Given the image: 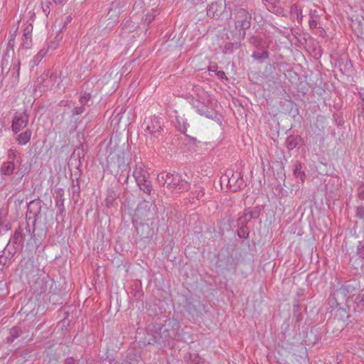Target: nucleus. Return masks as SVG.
Returning <instances> with one entry per match:
<instances>
[{
	"label": "nucleus",
	"mask_w": 364,
	"mask_h": 364,
	"mask_svg": "<svg viewBox=\"0 0 364 364\" xmlns=\"http://www.w3.org/2000/svg\"><path fill=\"white\" fill-rule=\"evenodd\" d=\"M290 12H291V14L293 16H296V18H297L299 22L301 21V19L303 18L302 11H301V9H300V7L298 5L293 4L291 6Z\"/></svg>",
	"instance_id": "nucleus-28"
},
{
	"label": "nucleus",
	"mask_w": 364,
	"mask_h": 364,
	"mask_svg": "<svg viewBox=\"0 0 364 364\" xmlns=\"http://www.w3.org/2000/svg\"><path fill=\"white\" fill-rule=\"evenodd\" d=\"M144 5V2L141 0H136L134 4V9L136 8L137 6L142 8Z\"/></svg>",
	"instance_id": "nucleus-48"
},
{
	"label": "nucleus",
	"mask_w": 364,
	"mask_h": 364,
	"mask_svg": "<svg viewBox=\"0 0 364 364\" xmlns=\"http://www.w3.org/2000/svg\"><path fill=\"white\" fill-rule=\"evenodd\" d=\"M34 230H35V228H33V232H31V229L29 228V225H27V227H26V232H28V235L30 236V240H33L35 242H36V241L38 240L36 238H35V235H34Z\"/></svg>",
	"instance_id": "nucleus-44"
},
{
	"label": "nucleus",
	"mask_w": 364,
	"mask_h": 364,
	"mask_svg": "<svg viewBox=\"0 0 364 364\" xmlns=\"http://www.w3.org/2000/svg\"><path fill=\"white\" fill-rule=\"evenodd\" d=\"M299 138L297 136L291 135L287 138L286 146L289 150H293L299 144Z\"/></svg>",
	"instance_id": "nucleus-26"
},
{
	"label": "nucleus",
	"mask_w": 364,
	"mask_h": 364,
	"mask_svg": "<svg viewBox=\"0 0 364 364\" xmlns=\"http://www.w3.org/2000/svg\"><path fill=\"white\" fill-rule=\"evenodd\" d=\"M196 198L198 199V200H203V196L205 195V190L203 188H198V189L196 190Z\"/></svg>",
	"instance_id": "nucleus-42"
},
{
	"label": "nucleus",
	"mask_w": 364,
	"mask_h": 364,
	"mask_svg": "<svg viewBox=\"0 0 364 364\" xmlns=\"http://www.w3.org/2000/svg\"><path fill=\"white\" fill-rule=\"evenodd\" d=\"M71 21V17L70 16H67L66 17V22H69Z\"/></svg>",
	"instance_id": "nucleus-56"
},
{
	"label": "nucleus",
	"mask_w": 364,
	"mask_h": 364,
	"mask_svg": "<svg viewBox=\"0 0 364 364\" xmlns=\"http://www.w3.org/2000/svg\"><path fill=\"white\" fill-rule=\"evenodd\" d=\"M224 180H228V185L230 188L232 187L235 191L242 185V180L240 178V173L238 172H228L224 176Z\"/></svg>",
	"instance_id": "nucleus-8"
},
{
	"label": "nucleus",
	"mask_w": 364,
	"mask_h": 364,
	"mask_svg": "<svg viewBox=\"0 0 364 364\" xmlns=\"http://www.w3.org/2000/svg\"><path fill=\"white\" fill-rule=\"evenodd\" d=\"M196 364H198V363H196Z\"/></svg>",
	"instance_id": "nucleus-61"
},
{
	"label": "nucleus",
	"mask_w": 364,
	"mask_h": 364,
	"mask_svg": "<svg viewBox=\"0 0 364 364\" xmlns=\"http://www.w3.org/2000/svg\"><path fill=\"white\" fill-rule=\"evenodd\" d=\"M360 99L362 100L363 101V105H362V114H363V116L364 117V91L362 92H360Z\"/></svg>",
	"instance_id": "nucleus-50"
},
{
	"label": "nucleus",
	"mask_w": 364,
	"mask_h": 364,
	"mask_svg": "<svg viewBox=\"0 0 364 364\" xmlns=\"http://www.w3.org/2000/svg\"><path fill=\"white\" fill-rule=\"evenodd\" d=\"M186 131V128L184 127L183 130H181L182 132H185Z\"/></svg>",
	"instance_id": "nucleus-59"
},
{
	"label": "nucleus",
	"mask_w": 364,
	"mask_h": 364,
	"mask_svg": "<svg viewBox=\"0 0 364 364\" xmlns=\"http://www.w3.org/2000/svg\"><path fill=\"white\" fill-rule=\"evenodd\" d=\"M165 175L162 176L164 180V186L171 192H181L188 188V183L179 174L166 173Z\"/></svg>",
	"instance_id": "nucleus-1"
},
{
	"label": "nucleus",
	"mask_w": 364,
	"mask_h": 364,
	"mask_svg": "<svg viewBox=\"0 0 364 364\" xmlns=\"http://www.w3.org/2000/svg\"><path fill=\"white\" fill-rule=\"evenodd\" d=\"M32 46V39H31V36H26V37H22V42H21V46L23 48H26V49H28L31 47Z\"/></svg>",
	"instance_id": "nucleus-33"
},
{
	"label": "nucleus",
	"mask_w": 364,
	"mask_h": 364,
	"mask_svg": "<svg viewBox=\"0 0 364 364\" xmlns=\"http://www.w3.org/2000/svg\"><path fill=\"white\" fill-rule=\"evenodd\" d=\"M240 227V230H238V236L241 238H247L249 235V232L246 230V227H242V225H238Z\"/></svg>",
	"instance_id": "nucleus-39"
},
{
	"label": "nucleus",
	"mask_w": 364,
	"mask_h": 364,
	"mask_svg": "<svg viewBox=\"0 0 364 364\" xmlns=\"http://www.w3.org/2000/svg\"><path fill=\"white\" fill-rule=\"evenodd\" d=\"M252 57L258 60H265L269 58V52L267 50H262V52L254 51L252 53Z\"/></svg>",
	"instance_id": "nucleus-30"
},
{
	"label": "nucleus",
	"mask_w": 364,
	"mask_h": 364,
	"mask_svg": "<svg viewBox=\"0 0 364 364\" xmlns=\"http://www.w3.org/2000/svg\"><path fill=\"white\" fill-rule=\"evenodd\" d=\"M80 198V182L77 181L76 183L73 184V190H72V200L74 203H77L79 201Z\"/></svg>",
	"instance_id": "nucleus-25"
},
{
	"label": "nucleus",
	"mask_w": 364,
	"mask_h": 364,
	"mask_svg": "<svg viewBox=\"0 0 364 364\" xmlns=\"http://www.w3.org/2000/svg\"><path fill=\"white\" fill-rule=\"evenodd\" d=\"M64 364H76V363H75L74 358L73 357H70V358H67L65 360Z\"/></svg>",
	"instance_id": "nucleus-49"
},
{
	"label": "nucleus",
	"mask_w": 364,
	"mask_h": 364,
	"mask_svg": "<svg viewBox=\"0 0 364 364\" xmlns=\"http://www.w3.org/2000/svg\"><path fill=\"white\" fill-rule=\"evenodd\" d=\"M216 75L220 78H223L225 74L223 71L220 70L216 72Z\"/></svg>",
	"instance_id": "nucleus-53"
},
{
	"label": "nucleus",
	"mask_w": 364,
	"mask_h": 364,
	"mask_svg": "<svg viewBox=\"0 0 364 364\" xmlns=\"http://www.w3.org/2000/svg\"><path fill=\"white\" fill-rule=\"evenodd\" d=\"M225 0H217L212 2L207 9V15L215 18H228L231 14L225 13Z\"/></svg>",
	"instance_id": "nucleus-3"
},
{
	"label": "nucleus",
	"mask_w": 364,
	"mask_h": 364,
	"mask_svg": "<svg viewBox=\"0 0 364 364\" xmlns=\"http://www.w3.org/2000/svg\"><path fill=\"white\" fill-rule=\"evenodd\" d=\"M10 243H11V242H9V244L7 245V246H6V247H5V249L4 250V251H6V254H8V249H7V248H8V247H9L10 251H12V252H13V251L14 250V249L16 248V247H11L10 246Z\"/></svg>",
	"instance_id": "nucleus-54"
},
{
	"label": "nucleus",
	"mask_w": 364,
	"mask_h": 364,
	"mask_svg": "<svg viewBox=\"0 0 364 364\" xmlns=\"http://www.w3.org/2000/svg\"><path fill=\"white\" fill-rule=\"evenodd\" d=\"M32 26L31 25H28L27 26L24 30H23V37H26V36H31V31H32Z\"/></svg>",
	"instance_id": "nucleus-45"
},
{
	"label": "nucleus",
	"mask_w": 364,
	"mask_h": 364,
	"mask_svg": "<svg viewBox=\"0 0 364 364\" xmlns=\"http://www.w3.org/2000/svg\"><path fill=\"white\" fill-rule=\"evenodd\" d=\"M138 186H139L140 189L142 190L144 193H146L148 194L151 193V191L152 190L151 184L149 181H147L146 178L144 179L141 183H138Z\"/></svg>",
	"instance_id": "nucleus-29"
},
{
	"label": "nucleus",
	"mask_w": 364,
	"mask_h": 364,
	"mask_svg": "<svg viewBox=\"0 0 364 364\" xmlns=\"http://www.w3.org/2000/svg\"><path fill=\"white\" fill-rule=\"evenodd\" d=\"M16 31L11 35V38H10V40L8 42L7 51H6V54L4 55V56L2 58V63H1V66H2V68H1V74L2 75H4V65L6 61L7 62L6 57L9 56V49L11 48L12 50V51L14 52V40H15V38H16Z\"/></svg>",
	"instance_id": "nucleus-21"
},
{
	"label": "nucleus",
	"mask_w": 364,
	"mask_h": 364,
	"mask_svg": "<svg viewBox=\"0 0 364 364\" xmlns=\"http://www.w3.org/2000/svg\"><path fill=\"white\" fill-rule=\"evenodd\" d=\"M24 202V199L22 198H17L15 200L14 203H15V205H21Z\"/></svg>",
	"instance_id": "nucleus-52"
},
{
	"label": "nucleus",
	"mask_w": 364,
	"mask_h": 364,
	"mask_svg": "<svg viewBox=\"0 0 364 364\" xmlns=\"http://www.w3.org/2000/svg\"><path fill=\"white\" fill-rule=\"evenodd\" d=\"M25 234L23 235V230L21 228H18L14 232V235L11 239L10 242H12L16 245V252L18 250H21L23 246V240L25 237Z\"/></svg>",
	"instance_id": "nucleus-10"
},
{
	"label": "nucleus",
	"mask_w": 364,
	"mask_h": 364,
	"mask_svg": "<svg viewBox=\"0 0 364 364\" xmlns=\"http://www.w3.org/2000/svg\"><path fill=\"white\" fill-rule=\"evenodd\" d=\"M301 169V163L296 161L294 165L293 174L296 178H299L303 182L305 179L306 174Z\"/></svg>",
	"instance_id": "nucleus-23"
},
{
	"label": "nucleus",
	"mask_w": 364,
	"mask_h": 364,
	"mask_svg": "<svg viewBox=\"0 0 364 364\" xmlns=\"http://www.w3.org/2000/svg\"><path fill=\"white\" fill-rule=\"evenodd\" d=\"M56 77V75L53 73H44L40 76V77L38 78V83L39 85H42L43 87L48 89L52 84L53 79Z\"/></svg>",
	"instance_id": "nucleus-11"
},
{
	"label": "nucleus",
	"mask_w": 364,
	"mask_h": 364,
	"mask_svg": "<svg viewBox=\"0 0 364 364\" xmlns=\"http://www.w3.org/2000/svg\"><path fill=\"white\" fill-rule=\"evenodd\" d=\"M149 344H155L158 343L157 336L155 335H153L152 338L149 339L148 341Z\"/></svg>",
	"instance_id": "nucleus-47"
},
{
	"label": "nucleus",
	"mask_w": 364,
	"mask_h": 364,
	"mask_svg": "<svg viewBox=\"0 0 364 364\" xmlns=\"http://www.w3.org/2000/svg\"><path fill=\"white\" fill-rule=\"evenodd\" d=\"M55 206L58 209V215H62L65 213V206H64V190L61 188H58L55 189Z\"/></svg>",
	"instance_id": "nucleus-9"
},
{
	"label": "nucleus",
	"mask_w": 364,
	"mask_h": 364,
	"mask_svg": "<svg viewBox=\"0 0 364 364\" xmlns=\"http://www.w3.org/2000/svg\"><path fill=\"white\" fill-rule=\"evenodd\" d=\"M23 331L22 328L18 326H15L10 328L9 336L6 338V343L8 344L12 343L15 339L19 338Z\"/></svg>",
	"instance_id": "nucleus-12"
},
{
	"label": "nucleus",
	"mask_w": 364,
	"mask_h": 364,
	"mask_svg": "<svg viewBox=\"0 0 364 364\" xmlns=\"http://www.w3.org/2000/svg\"><path fill=\"white\" fill-rule=\"evenodd\" d=\"M21 62L19 59L14 60L11 70V78L13 83H17L19 79Z\"/></svg>",
	"instance_id": "nucleus-18"
},
{
	"label": "nucleus",
	"mask_w": 364,
	"mask_h": 364,
	"mask_svg": "<svg viewBox=\"0 0 364 364\" xmlns=\"http://www.w3.org/2000/svg\"><path fill=\"white\" fill-rule=\"evenodd\" d=\"M155 16L154 15H152L151 16H150L149 15H147L146 18V21H148V23H149L151 22V21L154 18Z\"/></svg>",
	"instance_id": "nucleus-55"
},
{
	"label": "nucleus",
	"mask_w": 364,
	"mask_h": 364,
	"mask_svg": "<svg viewBox=\"0 0 364 364\" xmlns=\"http://www.w3.org/2000/svg\"><path fill=\"white\" fill-rule=\"evenodd\" d=\"M52 1L57 5H64L68 0H52Z\"/></svg>",
	"instance_id": "nucleus-51"
},
{
	"label": "nucleus",
	"mask_w": 364,
	"mask_h": 364,
	"mask_svg": "<svg viewBox=\"0 0 364 364\" xmlns=\"http://www.w3.org/2000/svg\"><path fill=\"white\" fill-rule=\"evenodd\" d=\"M32 132L31 129H26L16 136V141L21 145L26 144L31 139Z\"/></svg>",
	"instance_id": "nucleus-20"
},
{
	"label": "nucleus",
	"mask_w": 364,
	"mask_h": 364,
	"mask_svg": "<svg viewBox=\"0 0 364 364\" xmlns=\"http://www.w3.org/2000/svg\"><path fill=\"white\" fill-rule=\"evenodd\" d=\"M114 3H112V6H111V8H110V9H109V10H110V11H112V10H113V9H114Z\"/></svg>",
	"instance_id": "nucleus-57"
},
{
	"label": "nucleus",
	"mask_w": 364,
	"mask_h": 364,
	"mask_svg": "<svg viewBox=\"0 0 364 364\" xmlns=\"http://www.w3.org/2000/svg\"><path fill=\"white\" fill-rule=\"evenodd\" d=\"M84 112H85V106L81 105L80 106L75 107L72 109V115L74 116V115L81 114Z\"/></svg>",
	"instance_id": "nucleus-38"
},
{
	"label": "nucleus",
	"mask_w": 364,
	"mask_h": 364,
	"mask_svg": "<svg viewBox=\"0 0 364 364\" xmlns=\"http://www.w3.org/2000/svg\"><path fill=\"white\" fill-rule=\"evenodd\" d=\"M238 48V44L235 43H228L224 46L223 52L225 53H232L235 49H237Z\"/></svg>",
	"instance_id": "nucleus-32"
},
{
	"label": "nucleus",
	"mask_w": 364,
	"mask_h": 364,
	"mask_svg": "<svg viewBox=\"0 0 364 364\" xmlns=\"http://www.w3.org/2000/svg\"><path fill=\"white\" fill-rule=\"evenodd\" d=\"M47 290V285L43 279L38 278L35 284V291L41 294L46 292Z\"/></svg>",
	"instance_id": "nucleus-27"
},
{
	"label": "nucleus",
	"mask_w": 364,
	"mask_h": 364,
	"mask_svg": "<svg viewBox=\"0 0 364 364\" xmlns=\"http://www.w3.org/2000/svg\"><path fill=\"white\" fill-rule=\"evenodd\" d=\"M17 151L15 149H10L8 150V159L9 161H13L16 159Z\"/></svg>",
	"instance_id": "nucleus-41"
},
{
	"label": "nucleus",
	"mask_w": 364,
	"mask_h": 364,
	"mask_svg": "<svg viewBox=\"0 0 364 364\" xmlns=\"http://www.w3.org/2000/svg\"><path fill=\"white\" fill-rule=\"evenodd\" d=\"M235 29L242 38L245 36V31L251 26V15L244 9H237L234 11Z\"/></svg>",
	"instance_id": "nucleus-2"
},
{
	"label": "nucleus",
	"mask_w": 364,
	"mask_h": 364,
	"mask_svg": "<svg viewBox=\"0 0 364 364\" xmlns=\"http://www.w3.org/2000/svg\"><path fill=\"white\" fill-rule=\"evenodd\" d=\"M360 197L363 198H364V193H360Z\"/></svg>",
	"instance_id": "nucleus-58"
},
{
	"label": "nucleus",
	"mask_w": 364,
	"mask_h": 364,
	"mask_svg": "<svg viewBox=\"0 0 364 364\" xmlns=\"http://www.w3.org/2000/svg\"><path fill=\"white\" fill-rule=\"evenodd\" d=\"M250 43L253 45L258 50H267L269 46V42L264 41L262 38L257 36H252L250 39Z\"/></svg>",
	"instance_id": "nucleus-13"
},
{
	"label": "nucleus",
	"mask_w": 364,
	"mask_h": 364,
	"mask_svg": "<svg viewBox=\"0 0 364 364\" xmlns=\"http://www.w3.org/2000/svg\"><path fill=\"white\" fill-rule=\"evenodd\" d=\"M8 254L6 253V251H3V253L0 255V269H1L13 257V256L16 253V250H14L13 252L10 251L9 247H8Z\"/></svg>",
	"instance_id": "nucleus-15"
},
{
	"label": "nucleus",
	"mask_w": 364,
	"mask_h": 364,
	"mask_svg": "<svg viewBox=\"0 0 364 364\" xmlns=\"http://www.w3.org/2000/svg\"><path fill=\"white\" fill-rule=\"evenodd\" d=\"M218 67L217 64H215V63L211 64L208 67V71L214 72L216 73V72L218 71Z\"/></svg>",
	"instance_id": "nucleus-46"
},
{
	"label": "nucleus",
	"mask_w": 364,
	"mask_h": 364,
	"mask_svg": "<svg viewBox=\"0 0 364 364\" xmlns=\"http://www.w3.org/2000/svg\"><path fill=\"white\" fill-rule=\"evenodd\" d=\"M356 216L360 219H364V207H363V206L357 207Z\"/></svg>",
	"instance_id": "nucleus-43"
},
{
	"label": "nucleus",
	"mask_w": 364,
	"mask_h": 364,
	"mask_svg": "<svg viewBox=\"0 0 364 364\" xmlns=\"http://www.w3.org/2000/svg\"><path fill=\"white\" fill-rule=\"evenodd\" d=\"M15 169V165L13 161L4 162L0 168V173L4 176H9L13 174Z\"/></svg>",
	"instance_id": "nucleus-14"
},
{
	"label": "nucleus",
	"mask_w": 364,
	"mask_h": 364,
	"mask_svg": "<svg viewBox=\"0 0 364 364\" xmlns=\"http://www.w3.org/2000/svg\"><path fill=\"white\" fill-rule=\"evenodd\" d=\"M90 99H91L90 93L84 92V94L80 97L79 101L81 105H85L88 102V101Z\"/></svg>",
	"instance_id": "nucleus-37"
},
{
	"label": "nucleus",
	"mask_w": 364,
	"mask_h": 364,
	"mask_svg": "<svg viewBox=\"0 0 364 364\" xmlns=\"http://www.w3.org/2000/svg\"><path fill=\"white\" fill-rule=\"evenodd\" d=\"M41 202L39 199H36L33 200H31L28 205H27V214L26 218L30 219L31 218L28 216V214H33V225H35V223L41 214Z\"/></svg>",
	"instance_id": "nucleus-7"
},
{
	"label": "nucleus",
	"mask_w": 364,
	"mask_h": 364,
	"mask_svg": "<svg viewBox=\"0 0 364 364\" xmlns=\"http://www.w3.org/2000/svg\"><path fill=\"white\" fill-rule=\"evenodd\" d=\"M133 176L135 178L136 183H141L145 178V176L142 174L141 168H136L133 171Z\"/></svg>",
	"instance_id": "nucleus-31"
},
{
	"label": "nucleus",
	"mask_w": 364,
	"mask_h": 364,
	"mask_svg": "<svg viewBox=\"0 0 364 364\" xmlns=\"http://www.w3.org/2000/svg\"><path fill=\"white\" fill-rule=\"evenodd\" d=\"M135 60H136V58H134L132 60V62L133 63V62H134Z\"/></svg>",
	"instance_id": "nucleus-60"
},
{
	"label": "nucleus",
	"mask_w": 364,
	"mask_h": 364,
	"mask_svg": "<svg viewBox=\"0 0 364 364\" xmlns=\"http://www.w3.org/2000/svg\"><path fill=\"white\" fill-rule=\"evenodd\" d=\"M356 255L358 257L364 259V244L361 242H359L357 246Z\"/></svg>",
	"instance_id": "nucleus-36"
},
{
	"label": "nucleus",
	"mask_w": 364,
	"mask_h": 364,
	"mask_svg": "<svg viewBox=\"0 0 364 364\" xmlns=\"http://www.w3.org/2000/svg\"><path fill=\"white\" fill-rule=\"evenodd\" d=\"M268 11L277 15L282 14L285 3L282 0H262Z\"/></svg>",
	"instance_id": "nucleus-6"
},
{
	"label": "nucleus",
	"mask_w": 364,
	"mask_h": 364,
	"mask_svg": "<svg viewBox=\"0 0 364 364\" xmlns=\"http://www.w3.org/2000/svg\"><path fill=\"white\" fill-rule=\"evenodd\" d=\"M53 1H47L46 2H42V9L44 14L48 16L50 12V6Z\"/></svg>",
	"instance_id": "nucleus-35"
},
{
	"label": "nucleus",
	"mask_w": 364,
	"mask_h": 364,
	"mask_svg": "<svg viewBox=\"0 0 364 364\" xmlns=\"http://www.w3.org/2000/svg\"><path fill=\"white\" fill-rule=\"evenodd\" d=\"M355 301L358 303V307L360 309L364 308V292L356 296Z\"/></svg>",
	"instance_id": "nucleus-40"
},
{
	"label": "nucleus",
	"mask_w": 364,
	"mask_h": 364,
	"mask_svg": "<svg viewBox=\"0 0 364 364\" xmlns=\"http://www.w3.org/2000/svg\"><path fill=\"white\" fill-rule=\"evenodd\" d=\"M193 107L200 115H205L207 117H210V112L208 111L207 106L203 103L197 101L196 103H193Z\"/></svg>",
	"instance_id": "nucleus-22"
},
{
	"label": "nucleus",
	"mask_w": 364,
	"mask_h": 364,
	"mask_svg": "<svg viewBox=\"0 0 364 364\" xmlns=\"http://www.w3.org/2000/svg\"><path fill=\"white\" fill-rule=\"evenodd\" d=\"M46 49H41L34 57L33 62L36 65L38 64V63L41 60V59L46 55L47 53Z\"/></svg>",
	"instance_id": "nucleus-34"
},
{
	"label": "nucleus",
	"mask_w": 364,
	"mask_h": 364,
	"mask_svg": "<svg viewBox=\"0 0 364 364\" xmlns=\"http://www.w3.org/2000/svg\"><path fill=\"white\" fill-rule=\"evenodd\" d=\"M118 195L113 188H108L107 190V196L105 200L106 206L109 208H111L115 200L117 198Z\"/></svg>",
	"instance_id": "nucleus-16"
},
{
	"label": "nucleus",
	"mask_w": 364,
	"mask_h": 364,
	"mask_svg": "<svg viewBox=\"0 0 364 364\" xmlns=\"http://www.w3.org/2000/svg\"><path fill=\"white\" fill-rule=\"evenodd\" d=\"M146 125L144 131L146 135H150V139H157L159 135V119L157 117L154 116L146 119L144 123Z\"/></svg>",
	"instance_id": "nucleus-5"
},
{
	"label": "nucleus",
	"mask_w": 364,
	"mask_h": 364,
	"mask_svg": "<svg viewBox=\"0 0 364 364\" xmlns=\"http://www.w3.org/2000/svg\"><path fill=\"white\" fill-rule=\"evenodd\" d=\"M130 296L134 298L136 300H142L144 292L141 286L136 283L132 287V290L129 292Z\"/></svg>",
	"instance_id": "nucleus-19"
},
{
	"label": "nucleus",
	"mask_w": 364,
	"mask_h": 364,
	"mask_svg": "<svg viewBox=\"0 0 364 364\" xmlns=\"http://www.w3.org/2000/svg\"><path fill=\"white\" fill-rule=\"evenodd\" d=\"M29 115L24 112H16L12 119V131L17 134L21 129L25 128L28 123Z\"/></svg>",
	"instance_id": "nucleus-4"
},
{
	"label": "nucleus",
	"mask_w": 364,
	"mask_h": 364,
	"mask_svg": "<svg viewBox=\"0 0 364 364\" xmlns=\"http://www.w3.org/2000/svg\"><path fill=\"white\" fill-rule=\"evenodd\" d=\"M319 20H320V17L317 14L316 11L311 10L310 14H309V23L310 28H316L318 26Z\"/></svg>",
	"instance_id": "nucleus-24"
},
{
	"label": "nucleus",
	"mask_w": 364,
	"mask_h": 364,
	"mask_svg": "<svg viewBox=\"0 0 364 364\" xmlns=\"http://www.w3.org/2000/svg\"><path fill=\"white\" fill-rule=\"evenodd\" d=\"M255 217V214L250 211H245L242 213L238 218V225H242V227H246L247 223L250 222L251 219Z\"/></svg>",
	"instance_id": "nucleus-17"
}]
</instances>
